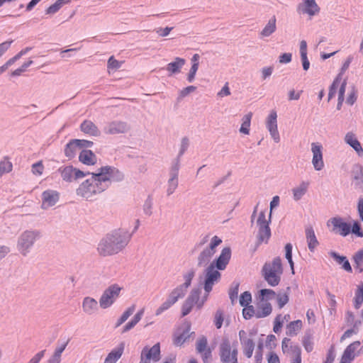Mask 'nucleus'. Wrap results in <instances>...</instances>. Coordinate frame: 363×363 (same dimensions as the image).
I'll return each instance as SVG.
<instances>
[{"label":"nucleus","instance_id":"obj_1","mask_svg":"<svg viewBox=\"0 0 363 363\" xmlns=\"http://www.w3.org/2000/svg\"><path fill=\"white\" fill-rule=\"evenodd\" d=\"M91 177L80 184L76 190L77 196L86 200H92L96 195L104 191L107 188V182L119 181L123 174L116 168L104 166L99 169L97 173H90Z\"/></svg>","mask_w":363,"mask_h":363},{"label":"nucleus","instance_id":"obj_2","mask_svg":"<svg viewBox=\"0 0 363 363\" xmlns=\"http://www.w3.org/2000/svg\"><path fill=\"white\" fill-rule=\"evenodd\" d=\"M262 276L267 284L272 286L279 285L283 274V267L280 257H275L272 262L265 263L262 267Z\"/></svg>","mask_w":363,"mask_h":363},{"label":"nucleus","instance_id":"obj_3","mask_svg":"<svg viewBox=\"0 0 363 363\" xmlns=\"http://www.w3.org/2000/svg\"><path fill=\"white\" fill-rule=\"evenodd\" d=\"M238 344L236 340L223 337L219 345V356L222 363H238Z\"/></svg>","mask_w":363,"mask_h":363},{"label":"nucleus","instance_id":"obj_4","mask_svg":"<svg viewBox=\"0 0 363 363\" xmlns=\"http://www.w3.org/2000/svg\"><path fill=\"white\" fill-rule=\"evenodd\" d=\"M346 80L342 79V74L340 73L337 74V76L334 79L331 86H330L329 93H328V101H330L332 98H333L336 94L337 90L338 89V103H337V109H340L341 106L344 101V94L345 91L346 87Z\"/></svg>","mask_w":363,"mask_h":363},{"label":"nucleus","instance_id":"obj_5","mask_svg":"<svg viewBox=\"0 0 363 363\" xmlns=\"http://www.w3.org/2000/svg\"><path fill=\"white\" fill-rule=\"evenodd\" d=\"M122 288L118 284H112L108 286L101 295L99 304L102 308L110 307L119 296Z\"/></svg>","mask_w":363,"mask_h":363},{"label":"nucleus","instance_id":"obj_6","mask_svg":"<svg viewBox=\"0 0 363 363\" xmlns=\"http://www.w3.org/2000/svg\"><path fill=\"white\" fill-rule=\"evenodd\" d=\"M199 297L200 291L199 290H193L191 292L182 306V315L183 317L188 315L194 306H196L199 309L203 306L207 297L205 296L202 300H200Z\"/></svg>","mask_w":363,"mask_h":363},{"label":"nucleus","instance_id":"obj_7","mask_svg":"<svg viewBox=\"0 0 363 363\" xmlns=\"http://www.w3.org/2000/svg\"><path fill=\"white\" fill-rule=\"evenodd\" d=\"M220 278V273L215 269L214 263H211L206 269L204 290L206 292V297L213 289V286L217 283Z\"/></svg>","mask_w":363,"mask_h":363},{"label":"nucleus","instance_id":"obj_8","mask_svg":"<svg viewBox=\"0 0 363 363\" xmlns=\"http://www.w3.org/2000/svg\"><path fill=\"white\" fill-rule=\"evenodd\" d=\"M58 172L60 173L62 179L68 182H71L73 179H82L89 174V172H84L72 165L60 167Z\"/></svg>","mask_w":363,"mask_h":363},{"label":"nucleus","instance_id":"obj_9","mask_svg":"<svg viewBox=\"0 0 363 363\" xmlns=\"http://www.w3.org/2000/svg\"><path fill=\"white\" fill-rule=\"evenodd\" d=\"M332 225L331 230L338 233L342 236H346L350 233L351 226L343 220L342 218L335 217L330 218L328 222V225Z\"/></svg>","mask_w":363,"mask_h":363},{"label":"nucleus","instance_id":"obj_10","mask_svg":"<svg viewBox=\"0 0 363 363\" xmlns=\"http://www.w3.org/2000/svg\"><path fill=\"white\" fill-rule=\"evenodd\" d=\"M266 126L268 129L272 139L275 143L280 141V136L277 128V113L273 110L266 120Z\"/></svg>","mask_w":363,"mask_h":363},{"label":"nucleus","instance_id":"obj_11","mask_svg":"<svg viewBox=\"0 0 363 363\" xmlns=\"http://www.w3.org/2000/svg\"><path fill=\"white\" fill-rule=\"evenodd\" d=\"M123 242L124 241H120L114 245V244L106 237L99 244L98 250L100 255L103 256L111 255L118 253L120 251V242Z\"/></svg>","mask_w":363,"mask_h":363},{"label":"nucleus","instance_id":"obj_12","mask_svg":"<svg viewBox=\"0 0 363 363\" xmlns=\"http://www.w3.org/2000/svg\"><path fill=\"white\" fill-rule=\"evenodd\" d=\"M311 151L313 153L312 164L315 170L320 171L324 167L323 158V147L320 144L313 143L311 144Z\"/></svg>","mask_w":363,"mask_h":363},{"label":"nucleus","instance_id":"obj_13","mask_svg":"<svg viewBox=\"0 0 363 363\" xmlns=\"http://www.w3.org/2000/svg\"><path fill=\"white\" fill-rule=\"evenodd\" d=\"M221 242V239L219 238L218 236L213 237L209 247L205 249L200 254L199 257V264L201 265L203 263L208 262L211 258V257L215 254L216 247L218 245H219Z\"/></svg>","mask_w":363,"mask_h":363},{"label":"nucleus","instance_id":"obj_14","mask_svg":"<svg viewBox=\"0 0 363 363\" xmlns=\"http://www.w3.org/2000/svg\"><path fill=\"white\" fill-rule=\"evenodd\" d=\"M140 358L150 363V360L157 362L160 359V345L157 343L152 347H145L142 352Z\"/></svg>","mask_w":363,"mask_h":363},{"label":"nucleus","instance_id":"obj_15","mask_svg":"<svg viewBox=\"0 0 363 363\" xmlns=\"http://www.w3.org/2000/svg\"><path fill=\"white\" fill-rule=\"evenodd\" d=\"M196 348L197 352L201 354L204 363H208L211 359L212 350L208 345L207 338L204 336L199 338L196 341Z\"/></svg>","mask_w":363,"mask_h":363},{"label":"nucleus","instance_id":"obj_16","mask_svg":"<svg viewBox=\"0 0 363 363\" xmlns=\"http://www.w3.org/2000/svg\"><path fill=\"white\" fill-rule=\"evenodd\" d=\"M35 238L36 234L31 231H26L21 235L18 242V250L23 255H26L28 249L33 245Z\"/></svg>","mask_w":363,"mask_h":363},{"label":"nucleus","instance_id":"obj_17","mask_svg":"<svg viewBox=\"0 0 363 363\" xmlns=\"http://www.w3.org/2000/svg\"><path fill=\"white\" fill-rule=\"evenodd\" d=\"M239 337L242 346L243 353L247 358H251L255 349V342L252 338L248 337L245 330L239 332Z\"/></svg>","mask_w":363,"mask_h":363},{"label":"nucleus","instance_id":"obj_18","mask_svg":"<svg viewBox=\"0 0 363 363\" xmlns=\"http://www.w3.org/2000/svg\"><path fill=\"white\" fill-rule=\"evenodd\" d=\"M60 198V194L57 191L48 189L42 194V208L47 209L55 205Z\"/></svg>","mask_w":363,"mask_h":363},{"label":"nucleus","instance_id":"obj_19","mask_svg":"<svg viewBox=\"0 0 363 363\" xmlns=\"http://www.w3.org/2000/svg\"><path fill=\"white\" fill-rule=\"evenodd\" d=\"M361 343L359 341H354L350 344L345 350L342 361L346 363H350L356 356L359 354V350Z\"/></svg>","mask_w":363,"mask_h":363},{"label":"nucleus","instance_id":"obj_20","mask_svg":"<svg viewBox=\"0 0 363 363\" xmlns=\"http://www.w3.org/2000/svg\"><path fill=\"white\" fill-rule=\"evenodd\" d=\"M108 239L110 240V241L114 244H117V242H119L120 241H124L123 242H120V250L124 247L125 245H127L128 242L130 240V235L127 231L125 230H116L111 234H109L106 236Z\"/></svg>","mask_w":363,"mask_h":363},{"label":"nucleus","instance_id":"obj_21","mask_svg":"<svg viewBox=\"0 0 363 363\" xmlns=\"http://www.w3.org/2000/svg\"><path fill=\"white\" fill-rule=\"evenodd\" d=\"M128 129L127 124L122 121H113L109 123L104 128V132L107 134L114 135L124 133Z\"/></svg>","mask_w":363,"mask_h":363},{"label":"nucleus","instance_id":"obj_22","mask_svg":"<svg viewBox=\"0 0 363 363\" xmlns=\"http://www.w3.org/2000/svg\"><path fill=\"white\" fill-rule=\"evenodd\" d=\"M257 318H263L269 315L272 312V304L262 299H259L256 304Z\"/></svg>","mask_w":363,"mask_h":363},{"label":"nucleus","instance_id":"obj_23","mask_svg":"<svg viewBox=\"0 0 363 363\" xmlns=\"http://www.w3.org/2000/svg\"><path fill=\"white\" fill-rule=\"evenodd\" d=\"M231 256V251L229 247H225L222 250L220 256L218 259L213 262L215 267L219 270H223L225 269L227 264L229 262Z\"/></svg>","mask_w":363,"mask_h":363},{"label":"nucleus","instance_id":"obj_24","mask_svg":"<svg viewBox=\"0 0 363 363\" xmlns=\"http://www.w3.org/2000/svg\"><path fill=\"white\" fill-rule=\"evenodd\" d=\"M79 160L85 165L92 166L96 164L97 157L91 150L85 149L79 152Z\"/></svg>","mask_w":363,"mask_h":363},{"label":"nucleus","instance_id":"obj_25","mask_svg":"<svg viewBox=\"0 0 363 363\" xmlns=\"http://www.w3.org/2000/svg\"><path fill=\"white\" fill-rule=\"evenodd\" d=\"M298 9L310 16L316 15L320 11V8L315 0H306L303 4L298 6Z\"/></svg>","mask_w":363,"mask_h":363},{"label":"nucleus","instance_id":"obj_26","mask_svg":"<svg viewBox=\"0 0 363 363\" xmlns=\"http://www.w3.org/2000/svg\"><path fill=\"white\" fill-rule=\"evenodd\" d=\"M281 351L284 354L292 356L301 350L297 345H293L289 338L284 337L281 341Z\"/></svg>","mask_w":363,"mask_h":363},{"label":"nucleus","instance_id":"obj_27","mask_svg":"<svg viewBox=\"0 0 363 363\" xmlns=\"http://www.w3.org/2000/svg\"><path fill=\"white\" fill-rule=\"evenodd\" d=\"M81 130L85 134L98 136L100 132L97 126L91 121L86 120L80 125Z\"/></svg>","mask_w":363,"mask_h":363},{"label":"nucleus","instance_id":"obj_28","mask_svg":"<svg viewBox=\"0 0 363 363\" xmlns=\"http://www.w3.org/2000/svg\"><path fill=\"white\" fill-rule=\"evenodd\" d=\"M345 140L348 145L354 148L359 155L362 156L363 155V149L354 134L352 133H348L345 135Z\"/></svg>","mask_w":363,"mask_h":363},{"label":"nucleus","instance_id":"obj_29","mask_svg":"<svg viewBox=\"0 0 363 363\" xmlns=\"http://www.w3.org/2000/svg\"><path fill=\"white\" fill-rule=\"evenodd\" d=\"M302 328V320H296L291 321L286 325V335L289 336H295L301 330Z\"/></svg>","mask_w":363,"mask_h":363},{"label":"nucleus","instance_id":"obj_30","mask_svg":"<svg viewBox=\"0 0 363 363\" xmlns=\"http://www.w3.org/2000/svg\"><path fill=\"white\" fill-rule=\"evenodd\" d=\"M306 236L308 248L310 251L313 252L318 245V241L315 235V232L311 227L306 229Z\"/></svg>","mask_w":363,"mask_h":363},{"label":"nucleus","instance_id":"obj_31","mask_svg":"<svg viewBox=\"0 0 363 363\" xmlns=\"http://www.w3.org/2000/svg\"><path fill=\"white\" fill-rule=\"evenodd\" d=\"M185 62L186 61L184 59L176 57L174 62H170L167 65V70L170 73V74L178 73L180 72Z\"/></svg>","mask_w":363,"mask_h":363},{"label":"nucleus","instance_id":"obj_32","mask_svg":"<svg viewBox=\"0 0 363 363\" xmlns=\"http://www.w3.org/2000/svg\"><path fill=\"white\" fill-rule=\"evenodd\" d=\"M309 186V182H302L297 187L292 189L294 199L296 201L300 200L302 196L306 193Z\"/></svg>","mask_w":363,"mask_h":363},{"label":"nucleus","instance_id":"obj_33","mask_svg":"<svg viewBox=\"0 0 363 363\" xmlns=\"http://www.w3.org/2000/svg\"><path fill=\"white\" fill-rule=\"evenodd\" d=\"M83 310L87 313H94L98 307V302L93 298L86 297L82 303Z\"/></svg>","mask_w":363,"mask_h":363},{"label":"nucleus","instance_id":"obj_34","mask_svg":"<svg viewBox=\"0 0 363 363\" xmlns=\"http://www.w3.org/2000/svg\"><path fill=\"white\" fill-rule=\"evenodd\" d=\"M290 320V315L286 314L282 315L281 314L277 315L274 320V325H273V331L275 333H279L284 325L285 321H289Z\"/></svg>","mask_w":363,"mask_h":363},{"label":"nucleus","instance_id":"obj_35","mask_svg":"<svg viewBox=\"0 0 363 363\" xmlns=\"http://www.w3.org/2000/svg\"><path fill=\"white\" fill-rule=\"evenodd\" d=\"M123 352V345H121L119 347L112 350L106 357L104 363H116L117 360L121 357Z\"/></svg>","mask_w":363,"mask_h":363},{"label":"nucleus","instance_id":"obj_36","mask_svg":"<svg viewBox=\"0 0 363 363\" xmlns=\"http://www.w3.org/2000/svg\"><path fill=\"white\" fill-rule=\"evenodd\" d=\"M79 148L77 142L75 140H70L65 146V155L69 159L73 158L77 152V149Z\"/></svg>","mask_w":363,"mask_h":363},{"label":"nucleus","instance_id":"obj_37","mask_svg":"<svg viewBox=\"0 0 363 363\" xmlns=\"http://www.w3.org/2000/svg\"><path fill=\"white\" fill-rule=\"evenodd\" d=\"M276 18L273 16L268 21L267 24L264 26L263 30L261 31V35L263 37L269 36L276 30Z\"/></svg>","mask_w":363,"mask_h":363},{"label":"nucleus","instance_id":"obj_38","mask_svg":"<svg viewBox=\"0 0 363 363\" xmlns=\"http://www.w3.org/2000/svg\"><path fill=\"white\" fill-rule=\"evenodd\" d=\"M186 289L185 286H179L172 291L169 297L176 303L179 298H182L186 294Z\"/></svg>","mask_w":363,"mask_h":363},{"label":"nucleus","instance_id":"obj_39","mask_svg":"<svg viewBox=\"0 0 363 363\" xmlns=\"http://www.w3.org/2000/svg\"><path fill=\"white\" fill-rule=\"evenodd\" d=\"M252 117V113L250 112L242 118V123L240 128V132L245 135L250 133V127L251 123V119Z\"/></svg>","mask_w":363,"mask_h":363},{"label":"nucleus","instance_id":"obj_40","mask_svg":"<svg viewBox=\"0 0 363 363\" xmlns=\"http://www.w3.org/2000/svg\"><path fill=\"white\" fill-rule=\"evenodd\" d=\"M363 303V284L358 286L354 298V306L358 309L361 307Z\"/></svg>","mask_w":363,"mask_h":363},{"label":"nucleus","instance_id":"obj_41","mask_svg":"<svg viewBox=\"0 0 363 363\" xmlns=\"http://www.w3.org/2000/svg\"><path fill=\"white\" fill-rule=\"evenodd\" d=\"M242 309V315L243 318L246 320L251 319L252 318L255 317L257 318V311L256 308L252 305H247V306H243Z\"/></svg>","mask_w":363,"mask_h":363},{"label":"nucleus","instance_id":"obj_42","mask_svg":"<svg viewBox=\"0 0 363 363\" xmlns=\"http://www.w3.org/2000/svg\"><path fill=\"white\" fill-rule=\"evenodd\" d=\"M135 305L131 306L125 310V311L123 312L122 315L120 317V318L118 320V322L116 323V326L121 325L122 323H123L135 311Z\"/></svg>","mask_w":363,"mask_h":363},{"label":"nucleus","instance_id":"obj_43","mask_svg":"<svg viewBox=\"0 0 363 363\" xmlns=\"http://www.w3.org/2000/svg\"><path fill=\"white\" fill-rule=\"evenodd\" d=\"M271 235L270 228L268 225L259 226V239L263 242L267 240Z\"/></svg>","mask_w":363,"mask_h":363},{"label":"nucleus","instance_id":"obj_44","mask_svg":"<svg viewBox=\"0 0 363 363\" xmlns=\"http://www.w3.org/2000/svg\"><path fill=\"white\" fill-rule=\"evenodd\" d=\"M12 163L8 160H4L0 162V178L6 173L12 171Z\"/></svg>","mask_w":363,"mask_h":363},{"label":"nucleus","instance_id":"obj_45","mask_svg":"<svg viewBox=\"0 0 363 363\" xmlns=\"http://www.w3.org/2000/svg\"><path fill=\"white\" fill-rule=\"evenodd\" d=\"M354 261L356 264L355 267L359 269V272L363 271V250L358 251L354 256Z\"/></svg>","mask_w":363,"mask_h":363},{"label":"nucleus","instance_id":"obj_46","mask_svg":"<svg viewBox=\"0 0 363 363\" xmlns=\"http://www.w3.org/2000/svg\"><path fill=\"white\" fill-rule=\"evenodd\" d=\"M275 295H276V294H275L274 291H273L272 289H261L259 291V298L268 301V300L274 298Z\"/></svg>","mask_w":363,"mask_h":363},{"label":"nucleus","instance_id":"obj_47","mask_svg":"<svg viewBox=\"0 0 363 363\" xmlns=\"http://www.w3.org/2000/svg\"><path fill=\"white\" fill-rule=\"evenodd\" d=\"M285 252H286L285 257L290 264L291 269L292 270V273L294 274V262L292 259V245L291 243H287L285 245Z\"/></svg>","mask_w":363,"mask_h":363},{"label":"nucleus","instance_id":"obj_48","mask_svg":"<svg viewBox=\"0 0 363 363\" xmlns=\"http://www.w3.org/2000/svg\"><path fill=\"white\" fill-rule=\"evenodd\" d=\"M175 303L168 297L167 299L162 303V305L157 309L155 314L157 315H160L164 311L169 309L172 306H173Z\"/></svg>","mask_w":363,"mask_h":363},{"label":"nucleus","instance_id":"obj_49","mask_svg":"<svg viewBox=\"0 0 363 363\" xmlns=\"http://www.w3.org/2000/svg\"><path fill=\"white\" fill-rule=\"evenodd\" d=\"M189 328L186 332L176 335L174 338V344L177 346H181L189 337Z\"/></svg>","mask_w":363,"mask_h":363},{"label":"nucleus","instance_id":"obj_50","mask_svg":"<svg viewBox=\"0 0 363 363\" xmlns=\"http://www.w3.org/2000/svg\"><path fill=\"white\" fill-rule=\"evenodd\" d=\"M178 186L177 174H174L168 182L167 194H172Z\"/></svg>","mask_w":363,"mask_h":363},{"label":"nucleus","instance_id":"obj_51","mask_svg":"<svg viewBox=\"0 0 363 363\" xmlns=\"http://www.w3.org/2000/svg\"><path fill=\"white\" fill-rule=\"evenodd\" d=\"M240 304L242 306H247L252 302V295L249 291H245L241 294L239 299Z\"/></svg>","mask_w":363,"mask_h":363},{"label":"nucleus","instance_id":"obj_52","mask_svg":"<svg viewBox=\"0 0 363 363\" xmlns=\"http://www.w3.org/2000/svg\"><path fill=\"white\" fill-rule=\"evenodd\" d=\"M123 62H120L114 58L113 56L109 57L107 62V67L108 69L116 70L121 67Z\"/></svg>","mask_w":363,"mask_h":363},{"label":"nucleus","instance_id":"obj_53","mask_svg":"<svg viewBox=\"0 0 363 363\" xmlns=\"http://www.w3.org/2000/svg\"><path fill=\"white\" fill-rule=\"evenodd\" d=\"M289 297L287 294H279L277 296V301L279 308H282L286 304L288 303Z\"/></svg>","mask_w":363,"mask_h":363},{"label":"nucleus","instance_id":"obj_54","mask_svg":"<svg viewBox=\"0 0 363 363\" xmlns=\"http://www.w3.org/2000/svg\"><path fill=\"white\" fill-rule=\"evenodd\" d=\"M223 313L220 310H218L216 312L215 317H214V323L216 327V328L219 329L222 327L223 323Z\"/></svg>","mask_w":363,"mask_h":363},{"label":"nucleus","instance_id":"obj_55","mask_svg":"<svg viewBox=\"0 0 363 363\" xmlns=\"http://www.w3.org/2000/svg\"><path fill=\"white\" fill-rule=\"evenodd\" d=\"M44 169L42 161L36 162L32 165V172L35 175H41Z\"/></svg>","mask_w":363,"mask_h":363},{"label":"nucleus","instance_id":"obj_56","mask_svg":"<svg viewBox=\"0 0 363 363\" xmlns=\"http://www.w3.org/2000/svg\"><path fill=\"white\" fill-rule=\"evenodd\" d=\"M26 54V51L21 50L19 53H18L16 55H15L13 57L9 60L4 65H2V67H4V69L6 71L8 67L13 64L17 60H18L22 55Z\"/></svg>","mask_w":363,"mask_h":363},{"label":"nucleus","instance_id":"obj_57","mask_svg":"<svg viewBox=\"0 0 363 363\" xmlns=\"http://www.w3.org/2000/svg\"><path fill=\"white\" fill-rule=\"evenodd\" d=\"M238 289H239V284L235 283L234 286L229 291V297H230L232 303H234V301L237 300L238 294Z\"/></svg>","mask_w":363,"mask_h":363},{"label":"nucleus","instance_id":"obj_58","mask_svg":"<svg viewBox=\"0 0 363 363\" xmlns=\"http://www.w3.org/2000/svg\"><path fill=\"white\" fill-rule=\"evenodd\" d=\"M271 216V213H269V217ZM270 219V218H269ZM269 220L266 218V213L264 211H261L259 214V217L257 219V224L259 226H264L269 225Z\"/></svg>","mask_w":363,"mask_h":363},{"label":"nucleus","instance_id":"obj_59","mask_svg":"<svg viewBox=\"0 0 363 363\" xmlns=\"http://www.w3.org/2000/svg\"><path fill=\"white\" fill-rule=\"evenodd\" d=\"M194 277V272L190 271L188 273H186L184 278V283L182 284L181 286H185V289H187V288L191 285V280Z\"/></svg>","mask_w":363,"mask_h":363},{"label":"nucleus","instance_id":"obj_60","mask_svg":"<svg viewBox=\"0 0 363 363\" xmlns=\"http://www.w3.org/2000/svg\"><path fill=\"white\" fill-rule=\"evenodd\" d=\"M33 61L30 60L27 62H25L20 68L16 69L12 73V76H19L22 72H25L26 69L32 64Z\"/></svg>","mask_w":363,"mask_h":363},{"label":"nucleus","instance_id":"obj_61","mask_svg":"<svg viewBox=\"0 0 363 363\" xmlns=\"http://www.w3.org/2000/svg\"><path fill=\"white\" fill-rule=\"evenodd\" d=\"M267 360L268 363H281L279 357L274 352H269L267 354Z\"/></svg>","mask_w":363,"mask_h":363},{"label":"nucleus","instance_id":"obj_62","mask_svg":"<svg viewBox=\"0 0 363 363\" xmlns=\"http://www.w3.org/2000/svg\"><path fill=\"white\" fill-rule=\"evenodd\" d=\"M61 7H62V4H60V1H58V0H57L55 4H52L47 9L46 13H48V14L55 13L57 11H58Z\"/></svg>","mask_w":363,"mask_h":363},{"label":"nucleus","instance_id":"obj_63","mask_svg":"<svg viewBox=\"0 0 363 363\" xmlns=\"http://www.w3.org/2000/svg\"><path fill=\"white\" fill-rule=\"evenodd\" d=\"M352 233L355 234L358 237H363V232L361 230L360 225L357 222H354L350 230Z\"/></svg>","mask_w":363,"mask_h":363},{"label":"nucleus","instance_id":"obj_64","mask_svg":"<svg viewBox=\"0 0 363 363\" xmlns=\"http://www.w3.org/2000/svg\"><path fill=\"white\" fill-rule=\"evenodd\" d=\"M45 350L38 352L28 363H38L45 355Z\"/></svg>","mask_w":363,"mask_h":363}]
</instances>
